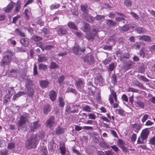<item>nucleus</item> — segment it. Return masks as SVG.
<instances>
[{"instance_id":"nucleus-1","label":"nucleus","mask_w":155,"mask_h":155,"mask_svg":"<svg viewBox=\"0 0 155 155\" xmlns=\"http://www.w3.org/2000/svg\"><path fill=\"white\" fill-rule=\"evenodd\" d=\"M38 142V135L36 134L33 135L30 137L27 141L25 147L28 149L35 148L37 146Z\"/></svg>"},{"instance_id":"nucleus-2","label":"nucleus","mask_w":155,"mask_h":155,"mask_svg":"<svg viewBox=\"0 0 155 155\" xmlns=\"http://www.w3.org/2000/svg\"><path fill=\"white\" fill-rule=\"evenodd\" d=\"M149 134V131L147 128L143 130L140 136L142 140H140V138L139 137L137 140V143L138 144L143 143L144 140H146Z\"/></svg>"},{"instance_id":"nucleus-3","label":"nucleus","mask_w":155,"mask_h":155,"mask_svg":"<svg viewBox=\"0 0 155 155\" xmlns=\"http://www.w3.org/2000/svg\"><path fill=\"white\" fill-rule=\"evenodd\" d=\"M27 121V118L26 116H21L19 120L17 123L18 130H20L23 128H25L26 126V122Z\"/></svg>"},{"instance_id":"nucleus-4","label":"nucleus","mask_w":155,"mask_h":155,"mask_svg":"<svg viewBox=\"0 0 155 155\" xmlns=\"http://www.w3.org/2000/svg\"><path fill=\"white\" fill-rule=\"evenodd\" d=\"M55 124V119L53 116H50L46 121L45 123V127L48 128H52Z\"/></svg>"},{"instance_id":"nucleus-5","label":"nucleus","mask_w":155,"mask_h":155,"mask_svg":"<svg viewBox=\"0 0 155 155\" xmlns=\"http://www.w3.org/2000/svg\"><path fill=\"white\" fill-rule=\"evenodd\" d=\"M12 61V57L8 54L5 55L3 57L1 64L2 66L4 67L10 64Z\"/></svg>"},{"instance_id":"nucleus-6","label":"nucleus","mask_w":155,"mask_h":155,"mask_svg":"<svg viewBox=\"0 0 155 155\" xmlns=\"http://www.w3.org/2000/svg\"><path fill=\"white\" fill-rule=\"evenodd\" d=\"M56 28L57 33L59 35H64L68 34V31L63 26L58 25L57 26Z\"/></svg>"},{"instance_id":"nucleus-7","label":"nucleus","mask_w":155,"mask_h":155,"mask_svg":"<svg viewBox=\"0 0 155 155\" xmlns=\"http://www.w3.org/2000/svg\"><path fill=\"white\" fill-rule=\"evenodd\" d=\"M74 53L75 55H79L81 54L82 52H84L85 51V47H80L78 46H74L73 48Z\"/></svg>"},{"instance_id":"nucleus-8","label":"nucleus","mask_w":155,"mask_h":155,"mask_svg":"<svg viewBox=\"0 0 155 155\" xmlns=\"http://www.w3.org/2000/svg\"><path fill=\"white\" fill-rule=\"evenodd\" d=\"M83 61L89 64H92L94 63V59L93 55L89 54L85 57L82 58Z\"/></svg>"},{"instance_id":"nucleus-9","label":"nucleus","mask_w":155,"mask_h":155,"mask_svg":"<svg viewBox=\"0 0 155 155\" xmlns=\"http://www.w3.org/2000/svg\"><path fill=\"white\" fill-rule=\"evenodd\" d=\"M78 108L75 105H72L71 107H67L66 109L65 112L67 114H69L71 113H77L78 111Z\"/></svg>"},{"instance_id":"nucleus-10","label":"nucleus","mask_w":155,"mask_h":155,"mask_svg":"<svg viewBox=\"0 0 155 155\" xmlns=\"http://www.w3.org/2000/svg\"><path fill=\"white\" fill-rule=\"evenodd\" d=\"M110 94L109 96V100L110 101V103L111 104H112L114 103V98L115 101L117 102V95L116 93L115 92L114 90L110 88Z\"/></svg>"},{"instance_id":"nucleus-11","label":"nucleus","mask_w":155,"mask_h":155,"mask_svg":"<svg viewBox=\"0 0 155 155\" xmlns=\"http://www.w3.org/2000/svg\"><path fill=\"white\" fill-rule=\"evenodd\" d=\"M75 85L78 89H82L84 87V81L81 78H78L75 80Z\"/></svg>"},{"instance_id":"nucleus-12","label":"nucleus","mask_w":155,"mask_h":155,"mask_svg":"<svg viewBox=\"0 0 155 155\" xmlns=\"http://www.w3.org/2000/svg\"><path fill=\"white\" fill-rule=\"evenodd\" d=\"M82 17L83 19L88 22L92 23L94 22V17L88 13H83Z\"/></svg>"},{"instance_id":"nucleus-13","label":"nucleus","mask_w":155,"mask_h":155,"mask_svg":"<svg viewBox=\"0 0 155 155\" xmlns=\"http://www.w3.org/2000/svg\"><path fill=\"white\" fill-rule=\"evenodd\" d=\"M25 86L26 88L35 87V85L33 82V81L30 78H27L25 79Z\"/></svg>"},{"instance_id":"nucleus-14","label":"nucleus","mask_w":155,"mask_h":155,"mask_svg":"<svg viewBox=\"0 0 155 155\" xmlns=\"http://www.w3.org/2000/svg\"><path fill=\"white\" fill-rule=\"evenodd\" d=\"M15 3L12 2H11L7 6L4 8V11L6 13H9L12 10Z\"/></svg>"},{"instance_id":"nucleus-15","label":"nucleus","mask_w":155,"mask_h":155,"mask_svg":"<svg viewBox=\"0 0 155 155\" xmlns=\"http://www.w3.org/2000/svg\"><path fill=\"white\" fill-rule=\"evenodd\" d=\"M43 113L47 115L51 110V107L50 105L48 104H46L44 105L43 107Z\"/></svg>"},{"instance_id":"nucleus-16","label":"nucleus","mask_w":155,"mask_h":155,"mask_svg":"<svg viewBox=\"0 0 155 155\" xmlns=\"http://www.w3.org/2000/svg\"><path fill=\"white\" fill-rule=\"evenodd\" d=\"M49 95L50 99L51 101H54L57 97V93L56 91L53 90H51L49 93Z\"/></svg>"},{"instance_id":"nucleus-17","label":"nucleus","mask_w":155,"mask_h":155,"mask_svg":"<svg viewBox=\"0 0 155 155\" xmlns=\"http://www.w3.org/2000/svg\"><path fill=\"white\" fill-rule=\"evenodd\" d=\"M40 126L41 125L39 123V121H37L33 122V124L31 126L30 128L31 130L34 131L35 130L39 128Z\"/></svg>"},{"instance_id":"nucleus-18","label":"nucleus","mask_w":155,"mask_h":155,"mask_svg":"<svg viewBox=\"0 0 155 155\" xmlns=\"http://www.w3.org/2000/svg\"><path fill=\"white\" fill-rule=\"evenodd\" d=\"M20 42L24 46L27 47L29 44L28 39L27 38H22L20 39Z\"/></svg>"},{"instance_id":"nucleus-19","label":"nucleus","mask_w":155,"mask_h":155,"mask_svg":"<svg viewBox=\"0 0 155 155\" xmlns=\"http://www.w3.org/2000/svg\"><path fill=\"white\" fill-rule=\"evenodd\" d=\"M14 32L15 34L21 37H25L26 35L25 33L21 31L19 28H16L15 29Z\"/></svg>"},{"instance_id":"nucleus-20","label":"nucleus","mask_w":155,"mask_h":155,"mask_svg":"<svg viewBox=\"0 0 155 155\" xmlns=\"http://www.w3.org/2000/svg\"><path fill=\"white\" fill-rule=\"evenodd\" d=\"M84 26L83 27L81 28V30L83 31L86 33L90 30V26L88 23L86 22H84Z\"/></svg>"},{"instance_id":"nucleus-21","label":"nucleus","mask_w":155,"mask_h":155,"mask_svg":"<svg viewBox=\"0 0 155 155\" xmlns=\"http://www.w3.org/2000/svg\"><path fill=\"white\" fill-rule=\"evenodd\" d=\"M132 83L134 85L142 89H145V87L142 84L137 80H134L133 81Z\"/></svg>"},{"instance_id":"nucleus-22","label":"nucleus","mask_w":155,"mask_h":155,"mask_svg":"<svg viewBox=\"0 0 155 155\" xmlns=\"http://www.w3.org/2000/svg\"><path fill=\"white\" fill-rule=\"evenodd\" d=\"M64 131V129L59 126H58L55 129V133L57 135H59L63 134Z\"/></svg>"},{"instance_id":"nucleus-23","label":"nucleus","mask_w":155,"mask_h":155,"mask_svg":"<svg viewBox=\"0 0 155 155\" xmlns=\"http://www.w3.org/2000/svg\"><path fill=\"white\" fill-rule=\"evenodd\" d=\"M139 39L140 40L143 41H145L150 42L151 41V39L150 36L148 35H143L140 37Z\"/></svg>"},{"instance_id":"nucleus-24","label":"nucleus","mask_w":155,"mask_h":155,"mask_svg":"<svg viewBox=\"0 0 155 155\" xmlns=\"http://www.w3.org/2000/svg\"><path fill=\"white\" fill-rule=\"evenodd\" d=\"M86 34V38L88 40H91L93 41L94 38L96 36V33H90L89 34Z\"/></svg>"},{"instance_id":"nucleus-25","label":"nucleus","mask_w":155,"mask_h":155,"mask_svg":"<svg viewBox=\"0 0 155 155\" xmlns=\"http://www.w3.org/2000/svg\"><path fill=\"white\" fill-rule=\"evenodd\" d=\"M34 87H31L26 88L27 90L26 93L29 97H31L34 95V93L35 92Z\"/></svg>"},{"instance_id":"nucleus-26","label":"nucleus","mask_w":155,"mask_h":155,"mask_svg":"<svg viewBox=\"0 0 155 155\" xmlns=\"http://www.w3.org/2000/svg\"><path fill=\"white\" fill-rule=\"evenodd\" d=\"M39 83L40 86L43 88L46 87L49 83L48 81L42 80L39 81Z\"/></svg>"},{"instance_id":"nucleus-27","label":"nucleus","mask_w":155,"mask_h":155,"mask_svg":"<svg viewBox=\"0 0 155 155\" xmlns=\"http://www.w3.org/2000/svg\"><path fill=\"white\" fill-rule=\"evenodd\" d=\"M131 127L132 128L134 129V131L137 133H138L141 128V126L140 125L137 124H132Z\"/></svg>"},{"instance_id":"nucleus-28","label":"nucleus","mask_w":155,"mask_h":155,"mask_svg":"<svg viewBox=\"0 0 155 155\" xmlns=\"http://www.w3.org/2000/svg\"><path fill=\"white\" fill-rule=\"evenodd\" d=\"M68 26L71 29L76 30H78V28L75 24L72 21H69L68 24Z\"/></svg>"},{"instance_id":"nucleus-29","label":"nucleus","mask_w":155,"mask_h":155,"mask_svg":"<svg viewBox=\"0 0 155 155\" xmlns=\"http://www.w3.org/2000/svg\"><path fill=\"white\" fill-rule=\"evenodd\" d=\"M106 23L109 27H113L117 24L116 22L113 21L112 20L108 19L106 22Z\"/></svg>"},{"instance_id":"nucleus-30","label":"nucleus","mask_w":155,"mask_h":155,"mask_svg":"<svg viewBox=\"0 0 155 155\" xmlns=\"http://www.w3.org/2000/svg\"><path fill=\"white\" fill-rule=\"evenodd\" d=\"M134 64V62L131 60L128 61L124 66V69L128 70L130 69L132 65Z\"/></svg>"},{"instance_id":"nucleus-31","label":"nucleus","mask_w":155,"mask_h":155,"mask_svg":"<svg viewBox=\"0 0 155 155\" xmlns=\"http://www.w3.org/2000/svg\"><path fill=\"white\" fill-rule=\"evenodd\" d=\"M42 38L37 35H33L31 38V39L35 42H38L42 40Z\"/></svg>"},{"instance_id":"nucleus-32","label":"nucleus","mask_w":155,"mask_h":155,"mask_svg":"<svg viewBox=\"0 0 155 155\" xmlns=\"http://www.w3.org/2000/svg\"><path fill=\"white\" fill-rule=\"evenodd\" d=\"M87 5L85 4L84 5H81V9L82 11L83 12V13H88V10L87 9Z\"/></svg>"},{"instance_id":"nucleus-33","label":"nucleus","mask_w":155,"mask_h":155,"mask_svg":"<svg viewBox=\"0 0 155 155\" xmlns=\"http://www.w3.org/2000/svg\"><path fill=\"white\" fill-rule=\"evenodd\" d=\"M41 153L42 155H48L47 148L44 146L41 147Z\"/></svg>"},{"instance_id":"nucleus-34","label":"nucleus","mask_w":155,"mask_h":155,"mask_svg":"<svg viewBox=\"0 0 155 155\" xmlns=\"http://www.w3.org/2000/svg\"><path fill=\"white\" fill-rule=\"evenodd\" d=\"M59 66L56 63L54 62H51V64L49 66V68L50 69H52L58 68Z\"/></svg>"},{"instance_id":"nucleus-35","label":"nucleus","mask_w":155,"mask_h":155,"mask_svg":"<svg viewBox=\"0 0 155 155\" xmlns=\"http://www.w3.org/2000/svg\"><path fill=\"white\" fill-rule=\"evenodd\" d=\"M82 108L83 110L84 111L88 112H90L91 111V109L90 107L88 105H83L82 106Z\"/></svg>"},{"instance_id":"nucleus-36","label":"nucleus","mask_w":155,"mask_h":155,"mask_svg":"<svg viewBox=\"0 0 155 155\" xmlns=\"http://www.w3.org/2000/svg\"><path fill=\"white\" fill-rule=\"evenodd\" d=\"M25 94V93L24 92H19L17 94H15L13 97V99L14 100H15L17 98L20 97L21 95Z\"/></svg>"},{"instance_id":"nucleus-37","label":"nucleus","mask_w":155,"mask_h":155,"mask_svg":"<svg viewBox=\"0 0 155 155\" xmlns=\"http://www.w3.org/2000/svg\"><path fill=\"white\" fill-rule=\"evenodd\" d=\"M66 92H71L74 94L75 95H76L78 93L77 91L75 89L70 87H68V88H67L66 91Z\"/></svg>"},{"instance_id":"nucleus-38","label":"nucleus","mask_w":155,"mask_h":155,"mask_svg":"<svg viewBox=\"0 0 155 155\" xmlns=\"http://www.w3.org/2000/svg\"><path fill=\"white\" fill-rule=\"evenodd\" d=\"M130 56V55L129 53H125L121 56L120 58V60L122 61L124 59H128Z\"/></svg>"},{"instance_id":"nucleus-39","label":"nucleus","mask_w":155,"mask_h":155,"mask_svg":"<svg viewBox=\"0 0 155 155\" xmlns=\"http://www.w3.org/2000/svg\"><path fill=\"white\" fill-rule=\"evenodd\" d=\"M134 103L135 105L137 107L139 106L142 108L144 107V104L143 102L141 101H135L134 102Z\"/></svg>"},{"instance_id":"nucleus-40","label":"nucleus","mask_w":155,"mask_h":155,"mask_svg":"<svg viewBox=\"0 0 155 155\" xmlns=\"http://www.w3.org/2000/svg\"><path fill=\"white\" fill-rule=\"evenodd\" d=\"M48 66L46 64L41 63L38 65V68L39 70H45L47 68Z\"/></svg>"},{"instance_id":"nucleus-41","label":"nucleus","mask_w":155,"mask_h":155,"mask_svg":"<svg viewBox=\"0 0 155 155\" xmlns=\"http://www.w3.org/2000/svg\"><path fill=\"white\" fill-rule=\"evenodd\" d=\"M58 100L59 103V106L61 107H64V102L62 97H59L58 98Z\"/></svg>"},{"instance_id":"nucleus-42","label":"nucleus","mask_w":155,"mask_h":155,"mask_svg":"<svg viewBox=\"0 0 155 155\" xmlns=\"http://www.w3.org/2000/svg\"><path fill=\"white\" fill-rule=\"evenodd\" d=\"M124 4L127 7H130L132 5V2L130 0H124Z\"/></svg>"},{"instance_id":"nucleus-43","label":"nucleus","mask_w":155,"mask_h":155,"mask_svg":"<svg viewBox=\"0 0 155 155\" xmlns=\"http://www.w3.org/2000/svg\"><path fill=\"white\" fill-rule=\"evenodd\" d=\"M21 8V4L17 3L16 4V7L14 10L15 13H18L20 11Z\"/></svg>"},{"instance_id":"nucleus-44","label":"nucleus","mask_w":155,"mask_h":155,"mask_svg":"<svg viewBox=\"0 0 155 155\" xmlns=\"http://www.w3.org/2000/svg\"><path fill=\"white\" fill-rule=\"evenodd\" d=\"M65 79V76L64 75H61L58 78V83L61 85L63 83Z\"/></svg>"},{"instance_id":"nucleus-45","label":"nucleus","mask_w":155,"mask_h":155,"mask_svg":"<svg viewBox=\"0 0 155 155\" xmlns=\"http://www.w3.org/2000/svg\"><path fill=\"white\" fill-rule=\"evenodd\" d=\"M94 20L95 19L96 20L98 21L102 19H104L105 18V16L104 15H97L96 16L94 17Z\"/></svg>"},{"instance_id":"nucleus-46","label":"nucleus","mask_w":155,"mask_h":155,"mask_svg":"<svg viewBox=\"0 0 155 155\" xmlns=\"http://www.w3.org/2000/svg\"><path fill=\"white\" fill-rule=\"evenodd\" d=\"M130 29V25H123L122 28L121 30L122 31H126Z\"/></svg>"},{"instance_id":"nucleus-47","label":"nucleus","mask_w":155,"mask_h":155,"mask_svg":"<svg viewBox=\"0 0 155 155\" xmlns=\"http://www.w3.org/2000/svg\"><path fill=\"white\" fill-rule=\"evenodd\" d=\"M61 153L62 155H65L66 153L65 147L64 146H60L59 148Z\"/></svg>"},{"instance_id":"nucleus-48","label":"nucleus","mask_w":155,"mask_h":155,"mask_svg":"<svg viewBox=\"0 0 155 155\" xmlns=\"http://www.w3.org/2000/svg\"><path fill=\"white\" fill-rule=\"evenodd\" d=\"M47 60V59L45 56H39L38 59V62H44Z\"/></svg>"},{"instance_id":"nucleus-49","label":"nucleus","mask_w":155,"mask_h":155,"mask_svg":"<svg viewBox=\"0 0 155 155\" xmlns=\"http://www.w3.org/2000/svg\"><path fill=\"white\" fill-rule=\"evenodd\" d=\"M117 145L120 147L124 146V142L121 139H119L117 143Z\"/></svg>"},{"instance_id":"nucleus-50","label":"nucleus","mask_w":155,"mask_h":155,"mask_svg":"<svg viewBox=\"0 0 155 155\" xmlns=\"http://www.w3.org/2000/svg\"><path fill=\"white\" fill-rule=\"evenodd\" d=\"M100 145L102 147L106 148H109V145L106 143L105 142L100 143Z\"/></svg>"},{"instance_id":"nucleus-51","label":"nucleus","mask_w":155,"mask_h":155,"mask_svg":"<svg viewBox=\"0 0 155 155\" xmlns=\"http://www.w3.org/2000/svg\"><path fill=\"white\" fill-rule=\"evenodd\" d=\"M138 78L140 80H142L145 82H148L149 81V80L146 78L143 75H140Z\"/></svg>"},{"instance_id":"nucleus-52","label":"nucleus","mask_w":155,"mask_h":155,"mask_svg":"<svg viewBox=\"0 0 155 155\" xmlns=\"http://www.w3.org/2000/svg\"><path fill=\"white\" fill-rule=\"evenodd\" d=\"M60 7V5L59 4H53L51 5L50 9L52 10L54 9L58 8Z\"/></svg>"},{"instance_id":"nucleus-53","label":"nucleus","mask_w":155,"mask_h":155,"mask_svg":"<svg viewBox=\"0 0 155 155\" xmlns=\"http://www.w3.org/2000/svg\"><path fill=\"white\" fill-rule=\"evenodd\" d=\"M115 68V65L114 63H112L110 64L109 65V67L108 68V69L110 71H113Z\"/></svg>"},{"instance_id":"nucleus-54","label":"nucleus","mask_w":155,"mask_h":155,"mask_svg":"<svg viewBox=\"0 0 155 155\" xmlns=\"http://www.w3.org/2000/svg\"><path fill=\"white\" fill-rule=\"evenodd\" d=\"M111 59L109 57L107 59L103 61V63L105 65H107L109 64L110 62Z\"/></svg>"},{"instance_id":"nucleus-55","label":"nucleus","mask_w":155,"mask_h":155,"mask_svg":"<svg viewBox=\"0 0 155 155\" xmlns=\"http://www.w3.org/2000/svg\"><path fill=\"white\" fill-rule=\"evenodd\" d=\"M118 111V114L120 115L124 116L125 115V111L122 109H119L116 110Z\"/></svg>"},{"instance_id":"nucleus-56","label":"nucleus","mask_w":155,"mask_h":155,"mask_svg":"<svg viewBox=\"0 0 155 155\" xmlns=\"http://www.w3.org/2000/svg\"><path fill=\"white\" fill-rule=\"evenodd\" d=\"M73 153L76 154V155H82V154L79 152V151L76 150L74 147L72 148Z\"/></svg>"},{"instance_id":"nucleus-57","label":"nucleus","mask_w":155,"mask_h":155,"mask_svg":"<svg viewBox=\"0 0 155 155\" xmlns=\"http://www.w3.org/2000/svg\"><path fill=\"white\" fill-rule=\"evenodd\" d=\"M42 31L44 34V35L45 37H46V35L49 33V31L48 29L46 28H43Z\"/></svg>"},{"instance_id":"nucleus-58","label":"nucleus","mask_w":155,"mask_h":155,"mask_svg":"<svg viewBox=\"0 0 155 155\" xmlns=\"http://www.w3.org/2000/svg\"><path fill=\"white\" fill-rule=\"evenodd\" d=\"M149 143L155 145V137H153L149 140Z\"/></svg>"},{"instance_id":"nucleus-59","label":"nucleus","mask_w":155,"mask_h":155,"mask_svg":"<svg viewBox=\"0 0 155 155\" xmlns=\"http://www.w3.org/2000/svg\"><path fill=\"white\" fill-rule=\"evenodd\" d=\"M20 18L21 16L19 15H17V16L14 17L13 18L12 23L14 24H15L17 20L18 19V18Z\"/></svg>"},{"instance_id":"nucleus-60","label":"nucleus","mask_w":155,"mask_h":155,"mask_svg":"<svg viewBox=\"0 0 155 155\" xmlns=\"http://www.w3.org/2000/svg\"><path fill=\"white\" fill-rule=\"evenodd\" d=\"M15 146V144L14 143L12 142L9 143L8 144V148L9 149L12 150L14 148Z\"/></svg>"},{"instance_id":"nucleus-61","label":"nucleus","mask_w":155,"mask_h":155,"mask_svg":"<svg viewBox=\"0 0 155 155\" xmlns=\"http://www.w3.org/2000/svg\"><path fill=\"white\" fill-rule=\"evenodd\" d=\"M149 117V115L147 114H145L143 116L142 118L141 119V121L142 123H143L145 122Z\"/></svg>"},{"instance_id":"nucleus-62","label":"nucleus","mask_w":155,"mask_h":155,"mask_svg":"<svg viewBox=\"0 0 155 155\" xmlns=\"http://www.w3.org/2000/svg\"><path fill=\"white\" fill-rule=\"evenodd\" d=\"M117 77L115 74H113L111 77V80L113 83H116L117 82Z\"/></svg>"},{"instance_id":"nucleus-63","label":"nucleus","mask_w":155,"mask_h":155,"mask_svg":"<svg viewBox=\"0 0 155 155\" xmlns=\"http://www.w3.org/2000/svg\"><path fill=\"white\" fill-rule=\"evenodd\" d=\"M138 90L135 89L131 87H129L128 89V92L137 93L138 92Z\"/></svg>"},{"instance_id":"nucleus-64","label":"nucleus","mask_w":155,"mask_h":155,"mask_svg":"<svg viewBox=\"0 0 155 155\" xmlns=\"http://www.w3.org/2000/svg\"><path fill=\"white\" fill-rule=\"evenodd\" d=\"M89 117L88 119L95 120L96 118V116L94 114L90 113L88 114Z\"/></svg>"}]
</instances>
